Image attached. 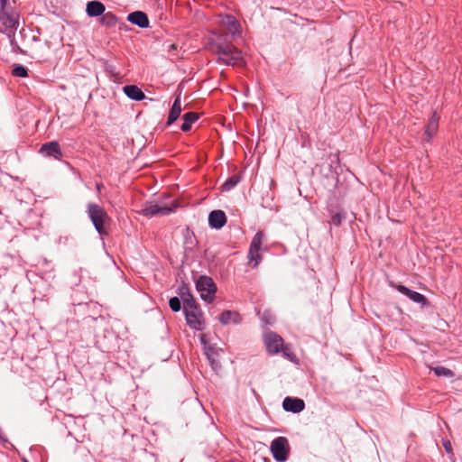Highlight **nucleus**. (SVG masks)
I'll return each mask as SVG.
<instances>
[{"label": "nucleus", "instance_id": "nucleus-20", "mask_svg": "<svg viewBox=\"0 0 462 462\" xmlns=\"http://www.w3.org/2000/svg\"><path fill=\"white\" fill-rule=\"evenodd\" d=\"M182 111L181 103H180V93L176 97L173 105L171 108L169 116H168V125L173 124L180 116Z\"/></svg>", "mask_w": 462, "mask_h": 462}, {"label": "nucleus", "instance_id": "nucleus-25", "mask_svg": "<svg viewBox=\"0 0 462 462\" xmlns=\"http://www.w3.org/2000/svg\"><path fill=\"white\" fill-rule=\"evenodd\" d=\"M239 182V178L237 176H232L228 180H226L223 185L222 189L225 191H229L232 189L237 183Z\"/></svg>", "mask_w": 462, "mask_h": 462}, {"label": "nucleus", "instance_id": "nucleus-21", "mask_svg": "<svg viewBox=\"0 0 462 462\" xmlns=\"http://www.w3.org/2000/svg\"><path fill=\"white\" fill-rule=\"evenodd\" d=\"M180 295L183 301V310H186L189 306H190L191 308L198 306L194 297L189 292L187 287L183 286L180 289Z\"/></svg>", "mask_w": 462, "mask_h": 462}, {"label": "nucleus", "instance_id": "nucleus-28", "mask_svg": "<svg viewBox=\"0 0 462 462\" xmlns=\"http://www.w3.org/2000/svg\"><path fill=\"white\" fill-rule=\"evenodd\" d=\"M345 217L346 215L344 212H337L331 216V222L336 226H339Z\"/></svg>", "mask_w": 462, "mask_h": 462}, {"label": "nucleus", "instance_id": "nucleus-29", "mask_svg": "<svg viewBox=\"0 0 462 462\" xmlns=\"http://www.w3.org/2000/svg\"><path fill=\"white\" fill-rule=\"evenodd\" d=\"M102 21L106 24H115L116 22V16L112 13H106L104 14Z\"/></svg>", "mask_w": 462, "mask_h": 462}, {"label": "nucleus", "instance_id": "nucleus-5", "mask_svg": "<svg viewBox=\"0 0 462 462\" xmlns=\"http://www.w3.org/2000/svg\"><path fill=\"white\" fill-rule=\"evenodd\" d=\"M270 449L277 462H285L290 451L289 441L285 437H278L272 441Z\"/></svg>", "mask_w": 462, "mask_h": 462}, {"label": "nucleus", "instance_id": "nucleus-34", "mask_svg": "<svg viewBox=\"0 0 462 462\" xmlns=\"http://www.w3.org/2000/svg\"><path fill=\"white\" fill-rule=\"evenodd\" d=\"M23 462H28L27 460H24Z\"/></svg>", "mask_w": 462, "mask_h": 462}, {"label": "nucleus", "instance_id": "nucleus-9", "mask_svg": "<svg viewBox=\"0 0 462 462\" xmlns=\"http://www.w3.org/2000/svg\"><path fill=\"white\" fill-rule=\"evenodd\" d=\"M218 17L219 24L224 26L233 37H236L241 34V24L234 16L229 14H220Z\"/></svg>", "mask_w": 462, "mask_h": 462}, {"label": "nucleus", "instance_id": "nucleus-13", "mask_svg": "<svg viewBox=\"0 0 462 462\" xmlns=\"http://www.w3.org/2000/svg\"><path fill=\"white\" fill-rule=\"evenodd\" d=\"M226 223V217L222 210H213L208 216V224L215 229H220Z\"/></svg>", "mask_w": 462, "mask_h": 462}, {"label": "nucleus", "instance_id": "nucleus-19", "mask_svg": "<svg viewBox=\"0 0 462 462\" xmlns=\"http://www.w3.org/2000/svg\"><path fill=\"white\" fill-rule=\"evenodd\" d=\"M105 5L99 1H90L87 4V14L90 17H97L104 14Z\"/></svg>", "mask_w": 462, "mask_h": 462}, {"label": "nucleus", "instance_id": "nucleus-4", "mask_svg": "<svg viewBox=\"0 0 462 462\" xmlns=\"http://www.w3.org/2000/svg\"><path fill=\"white\" fill-rule=\"evenodd\" d=\"M175 208L176 205L166 206L155 201H147L138 213L144 217L165 216L173 212Z\"/></svg>", "mask_w": 462, "mask_h": 462}, {"label": "nucleus", "instance_id": "nucleus-2", "mask_svg": "<svg viewBox=\"0 0 462 462\" xmlns=\"http://www.w3.org/2000/svg\"><path fill=\"white\" fill-rule=\"evenodd\" d=\"M218 60L228 66H242L244 59L242 52L236 48L220 46L217 49Z\"/></svg>", "mask_w": 462, "mask_h": 462}, {"label": "nucleus", "instance_id": "nucleus-8", "mask_svg": "<svg viewBox=\"0 0 462 462\" xmlns=\"http://www.w3.org/2000/svg\"><path fill=\"white\" fill-rule=\"evenodd\" d=\"M263 341L267 352L271 355L278 354L284 346L282 337L271 331L264 333Z\"/></svg>", "mask_w": 462, "mask_h": 462}, {"label": "nucleus", "instance_id": "nucleus-30", "mask_svg": "<svg viewBox=\"0 0 462 462\" xmlns=\"http://www.w3.org/2000/svg\"><path fill=\"white\" fill-rule=\"evenodd\" d=\"M443 447H444L446 452L450 455V458H452L454 457V454H453L451 442L449 440H444Z\"/></svg>", "mask_w": 462, "mask_h": 462}, {"label": "nucleus", "instance_id": "nucleus-7", "mask_svg": "<svg viewBox=\"0 0 462 462\" xmlns=\"http://www.w3.org/2000/svg\"><path fill=\"white\" fill-rule=\"evenodd\" d=\"M263 234L262 232H257L251 242L248 259L250 263H253V267H257L262 260L260 250L263 245Z\"/></svg>", "mask_w": 462, "mask_h": 462}, {"label": "nucleus", "instance_id": "nucleus-6", "mask_svg": "<svg viewBox=\"0 0 462 462\" xmlns=\"http://www.w3.org/2000/svg\"><path fill=\"white\" fill-rule=\"evenodd\" d=\"M184 314L186 321L191 328L199 331L204 328L203 314L199 306L193 308L189 306L184 310Z\"/></svg>", "mask_w": 462, "mask_h": 462}, {"label": "nucleus", "instance_id": "nucleus-3", "mask_svg": "<svg viewBox=\"0 0 462 462\" xmlns=\"http://www.w3.org/2000/svg\"><path fill=\"white\" fill-rule=\"evenodd\" d=\"M88 213L96 230L103 235L105 233V225L109 219L106 212L98 205L90 203L88 206Z\"/></svg>", "mask_w": 462, "mask_h": 462}, {"label": "nucleus", "instance_id": "nucleus-22", "mask_svg": "<svg viewBox=\"0 0 462 462\" xmlns=\"http://www.w3.org/2000/svg\"><path fill=\"white\" fill-rule=\"evenodd\" d=\"M180 295L183 301V310H186L189 306H190L191 308L198 306L194 297L189 292L187 287L183 286L180 289Z\"/></svg>", "mask_w": 462, "mask_h": 462}, {"label": "nucleus", "instance_id": "nucleus-23", "mask_svg": "<svg viewBox=\"0 0 462 462\" xmlns=\"http://www.w3.org/2000/svg\"><path fill=\"white\" fill-rule=\"evenodd\" d=\"M198 118H199L198 115L196 113H194V112L186 113L183 116L184 122L181 125L180 129L183 132L189 131L190 128H191L192 124L195 123L198 120Z\"/></svg>", "mask_w": 462, "mask_h": 462}, {"label": "nucleus", "instance_id": "nucleus-31", "mask_svg": "<svg viewBox=\"0 0 462 462\" xmlns=\"http://www.w3.org/2000/svg\"><path fill=\"white\" fill-rule=\"evenodd\" d=\"M281 351L282 352L284 356L292 360L293 355L291 353V350L287 346H283L282 348L281 349Z\"/></svg>", "mask_w": 462, "mask_h": 462}, {"label": "nucleus", "instance_id": "nucleus-17", "mask_svg": "<svg viewBox=\"0 0 462 462\" xmlns=\"http://www.w3.org/2000/svg\"><path fill=\"white\" fill-rule=\"evenodd\" d=\"M439 117L438 116L437 113L434 112L430 118L425 130V136L427 141H430L437 134L439 128Z\"/></svg>", "mask_w": 462, "mask_h": 462}, {"label": "nucleus", "instance_id": "nucleus-12", "mask_svg": "<svg viewBox=\"0 0 462 462\" xmlns=\"http://www.w3.org/2000/svg\"><path fill=\"white\" fill-rule=\"evenodd\" d=\"M282 407L287 411L298 413L304 410L305 403L301 399L286 397L282 402Z\"/></svg>", "mask_w": 462, "mask_h": 462}, {"label": "nucleus", "instance_id": "nucleus-18", "mask_svg": "<svg viewBox=\"0 0 462 462\" xmlns=\"http://www.w3.org/2000/svg\"><path fill=\"white\" fill-rule=\"evenodd\" d=\"M123 90L127 97L135 101H141L145 97V95L142 89L135 85L125 86Z\"/></svg>", "mask_w": 462, "mask_h": 462}, {"label": "nucleus", "instance_id": "nucleus-1", "mask_svg": "<svg viewBox=\"0 0 462 462\" xmlns=\"http://www.w3.org/2000/svg\"><path fill=\"white\" fill-rule=\"evenodd\" d=\"M196 290L202 300L211 303L215 299L217 286L212 278L201 275L196 281Z\"/></svg>", "mask_w": 462, "mask_h": 462}, {"label": "nucleus", "instance_id": "nucleus-11", "mask_svg": "<svg viewBox=\"0 0 462 462\" xmlns=\"http://www.w3.org/2000/svg\"><path fill=\"white\" fill-rule=\"evenodd\" d=\"M0 23L5 30L15 31L19 24L18 16L14 13L8 14L5 11H2V14H0Z\"/></svg>", "mask_w": 462, "mask_h": 462}, {"label": "nucleus", "instance_id": "nucleus-24", "mask_svg": "<svg viewBox=\"0 0 462 462\" xmlns=\"http://www.w3.org/2000/svg\"><path fill=\"white\" fill-rule=\"evenodd\" d=\"M433 372L437 376L452 377L454 376L453 371L444 366H437L433 368Z\"/></svg>", "mask_w": 462, "mask_h": 462}, {"label": "nucleus", "instance_id": "nucleus-33", "mask_svg": "<svg viewBox=\"0 0 462 462\" xmlns=\"http://www.w3.org/2000/svg\"><path fill=\"white\" fill-rule=\"evenodd\" d=\"M6 3H7V0H0L1 10L2 11H5V7Z\"/></svg>", "mask_w": 462, "mask_h": 462}, {"label": "nucleus", "instance_id": "nucleus-26", "mask_svg": "<svg viewBox=\"0 0 462 462\" xmlns=\"http://www.w3.org/2000/svg\"><path fill=\"white\" fill-rule=\"evenodd\" d=\"M13 75L19 78H25L28 76L27 69L21 64H15L13 69Z\"/></svg>", "mask_w": 462, "mask_h": 462}, {"label": "nucleus", "instance_id": "nucleus-27", "mask_svg": "<svg viewBox=\"0 0 462 462\" xmlns=\"http://www.w3.org/2000/svg\"><path fill=\"white\" fill-rule=\"evenodd\" d=\"M170 308L172 311L177 312L180 311L181 309V303L178 297H172L169 300Z\"/></svg>", "mask_w": 462, "mask_h": 462}, {"label": "nucleus", "instance_id": "nucleus-16", "mask_svg": "<svg viewBox=\"0 0 462 462\" xmlns=\"http://www.w3.org/2000/svg\"><path fill=\"white\" fill-rule=\"evenodd\" d=\"M218 319L219 322L225 326L231 324H238L241 321L239 313L232 310H226L222 312Z\"/></svg>", "mask_w": 462, "mask_h": 462}, {"label": "nucleus", "instance_id": "nucleus-32", "mask_svg": "<svg viewBox=\"0 0 462 462\" xmlns=\"http://www.w3.org/2000/svg\"><path fill=\"white\" fill-rule=\"evenodd\" d=\"M177 50V45L175 43H171L169 45H167V51L169 52L172 51H176Z\"/></svg>", "mask_w": 462, "mask_h": 462}, {"label": "nucleus", "instance_id": "nucleus-14", "mask_svg": "<svg viewBox=\"0 0 462 462\" xmlns=\"http://www.w3.org/2000/svg\"><path fill=\"white\" fill-rule=\"evenodd\" d=\"M40 152H44L46 156L54 157L57 160H60L62 157V152L57 142H50L44 143L41 147Z\"/></svg>", "mask_w": 462, "mask_h": 462}, {"label": "nucleus", "instance_id": "nucleus-15", "mask_svg": "<svg viewBox=\"0 0 462 462\" xmlns=\"http://www.w3.org/2000/svg\"><path fill=\"white\" fill-rule=\"evenodd\" d=\"M127 20L140 28H147L149 20L147 15L141 11H135L128 14Z\"/></svg>", "mask_w": 462, "mask_h": 462}, {"label": "nucleus", "instance_id": "nucleus-10", "mask_svg": "<svg viewBox=\"0 0 462 462\" xmlns=\"http://www.w3.org/2000/svg\"><path fill=\"white\" fill-rule=\"evenodd\" d=\"M395 288L398 290V291L408 297L413 302L421 304L422 306L426 305L427 299L421 293L411 291L404 285H397Z\"/></svg>", "mask_w": 462, "mask_h": 462}]
</instances>
